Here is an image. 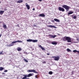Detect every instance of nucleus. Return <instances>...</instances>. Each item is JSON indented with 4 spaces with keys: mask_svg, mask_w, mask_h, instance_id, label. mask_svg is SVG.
<instances>
[{
    "mask_svg": "<svg viewBox=\"0 0 79 79\" xmlns=\"http://www.w3.org/2000/svg\"><path fill=\"white\" fill-rule=\"evenodd\" d=\"M63 41H65L67 40L68 42H71V39L69 37L65 36L63 38Z\"/></svg>",
    "mask_w": 79,
    "mask_h": 79,
    "instance_id": "nucleus-1",
    "label": "nucleus"
},
{
    "mask_svg": "<svg viewBox=\"0 0 79 79\" xmlns=\"http://www.w3.org/2000/svg\"><path fill=\"white\" fill-rule=\"evenodd\" d=\"M62 7H63V8H65V9L67 10L66 11H68V10H69L70 8V7L65 5H63L62 6Z\"/></svg>",
    "mask_w": 79,
    "mask_h": 79,
    "instance_id": "nucleus-2",
    "label": "nucleus"
},
{
    "mask_svg": "<svg viewBox=\"0 0 79 79\" xmlns=\"http://www.w3.org/2000/svg\"><path fill=\"white\" fill-rule=\"evenodd\" d=\"M27 72L28 73H36V74H38L39 73V72L36 71L34 69H32V70H27Z\"/></svg>",
    "mask_w": 79,
    "mask_h": 79,
    "instance_id": "nucleus-3",
    "label": "nucleus"
},
{
    "mask_svg": "<svg viewBox=\"0 0 79 79\" xmlns=\"http://www.w3.org/2000/svg\"><path fill=\"white\" fill-rule=\"evenodd\" d=\"M58 9L59 11H62V12H64V11H65L64 9L61 7H59L58 8Z\"/></svg>",
    "mask_w": 79,
    "mask_h": 79,
    "instance_id": "nucleus-4",
    "label": "nucleus"
},
{
    "mask_svg": "<svg viewBox=\"0 0 79 79\" xmlns=\"http://www.w3.org/2000/svg\"><path fill=\"white\" fill-rule=\"evenodd\" d=\"M57 35H49V37L50 38H51V39L53 38V39H54L55 37H56Z\"/></svg>",
    "mask_w": 79,
    "mask_h": 79,
    "instance_id": "nucleus-5",
    "label": "nucleus"
},
{
    "mask_svg": "<svg viewBox=\"0 0 79 79\" xmlns=\"http://www.w3.org/2000/svg\"><path fill=\"white\" fill-rule=\"evenodd\" d=\"M17 42H19V43H22V42L21 41H19V40H18L17 41H15L12 42V44H16L17 43Z\"/></svg>",
    "mask_w": 79,
    "mask_h": 79,
    "instance_id": "nucleus-6",
    "label": "nucleus"
},
{
    "mask_svg": "<svg viewBox=\"0 0 79 79\" xmlns=\"http://www.w3.org/2000/svg\"><path fill=\"white\" fill-rule=\"evenodd\" d=\"M60 57L59 56H56V57H55V58L54 59V60H55V61H58Z\"/></svg>",
    "mask_w": 79,
    "mask_h": 79,
    "instance_id": "nucleus-7",
    "label": "nucleus"
},
{
    "mask_svg": "<svg viewBox=\"0 0 79 79\" xmlns=\"http://www.w3.org/2000/svg\"><path fill=\"white\" fill-rule=\"evenodd\" d=\"M38 46L40 48H41V49H42L43 51H45V49L44 48H43V47H42L41 45H38Z\"/></svg>",
    "mask_w": 79,
    "mask_h": 79,
    "instance_id": "nucleus-8",
    "label": "nucleus"
},
{
    "mask_svg": "<svg viewBox=\"0 0 79 79\" xmlns=\"http://www.w3.org/2000/svg\"><path fill=\"white\" fill-rule=\"evenodd\" d=\"M34 75V73H29L28 74V75H27V77H31V76H32Z\"/></svg>",
    "mask_w": 79,
    "mask_h": 79,
    "instance_id": "nucleus-9",
    "label": "nucleus"
},
{
    "mask_svg": "<svg viewBox=\"0 0 79 79\" xmlns=\"http://www.w3.org/2000/svg\"><path fill=\"white\" fill-rule=\"evenodd\" d=\"M54 20L55 21L57 22L58 23H60V19H54Z\"/></svg>",
    "mask_w": 79,
    "mask_h": 79,
    "instance_id": "nucleus-10",
    "label": "nucleus"
},
{
    "mask_svg": "<svg viewBox=\"0 0 79 79\" xmlns=\"http://www.w3.org/2000/svg\"><path fill=\"white\" fill-rule=\"evenodd\" d=\"M39 16L40 17H43V18L44 17H45V15L44 14H41L39 15Z\"/></svg>",
    "mask_w": 79,
    "mask_h": 79,
    "instance_id": "nucleus-11",
    "label": "nucleus"
},
{
    "mask_svg": "<svg viewBox=\"0 0 79 79\" xmlns=\"http://www.w3.org/2000/svg\"><path fill=\"white\" fill-rule=\"evenodd\" d=\"M17 50L19 52H20L22 50V49L20 47H18L17 48Z\"/></svg>",
    "mask_w": 79,
    "mask_h": 79,
    "instance_id": "nucleus-12",
    "label": "nucleus"
},
{
    "mask_svg": "<svg viewBox=\"0 0 79 79\" xmlns=\"http://www.w3.org/2000/svg\"><path fill=\"white\" fill-rule=\"evenodd\" d=\"M15 44L13 43V42H12L10 44L8 45L7 47H11V46H13Z\"/></svg>",
    "mask_w": 79,
    "mask_h": 79,
    "instance_id": "nucleus-13",
    "label": "nucleus"
},
{
    "mask_svg": "<svg viewBox=\"0 0 79 79\" xmlns=\"http://www.w3.org/2000/svg\"><path fill=\"white\" fill-rule=\"evenodd\" d=\"M57 43V42L56 41H53L51 43L53 45H56Z\"/></svg>",
    "mask_w": 79,
    "mask_h": 79,
    "instance_id": "nucleus-14",
    "label": "nucleus"
},
{
    "mask_svg": "<svg viewBox=\"0 0 79 79\" xmlns=\"http://www.w3.org/2000/svg\"><path fill=\"white\" fill-rule=\"evenodd\" d=\"M26 6L27 9V10H29L30 9V6L28 4L26 5Z\"/></svg>",
    "mask_w": 79,
    "mask_h": 79,
    "instance_id": "nucleus-15",
    "label": "nucleus"
},
{
    "mask_svg": "<svg viewBox=\"0 0 79 79\" xmlns=\"http://www.w3.org/2000/svg\"><path fill=\"white\" fill-rule=\"evenodd\" d=\"M23 2V0H19V1H17V3H22Z\"/></svg>",
    "mask_w": 79,
    "mask_h": 79,
    "instance_id": "nucleus-16",
    "label": "nucleus"
},
{
    "mask_svg": "<svg viewBox=\"0 0 79 79\" xmlns=\"http://www.w3.org/2000/svg\"><path fill=\"white\" fill-rule=\"evenodd\" d=\"M73 13H74V12L70 11L68 13V15H71V14H73Z\"/></svg>",
    "mask_w": 79,
    "mask_h": 79,
    "instance_id": "nucleus-17",
    "label": "nucleus"
},
{
    "mask_svg": "<svg viewBox=\"0 0 79 79\" xmlns=\"http://www.w3.org/2000/svg\"><path fill=\"white\" fill-rule=\"evenodd\" d=\"M23 76H24V77L22 78V79H26V78H27V75H23Z\"/></svg>",
    "mask_w": 79,
    "mask_h": 79,
    "instance_id": "nucleus-18",
    "label": "nucleus"
},
{
    "mask_svg": "<svg viewBox=\"0 0 79 79\" xmlns=\"http://www.w3.org/2000/svg\"><path fill=\"white\" fill-rule=\"evenodd\" d=\"M2 27L4 28V29H6V28H7V27L6 26V25L5 24H3L2 26Z\"/></svg>",
    "mask_w": 79,
    "mask_h": 79,
    "instance_id": "nucleus-19",
    "label": "nucleus"
},
{
    "mask_svg": "<svg viewBox=\"0 0 79 79\" xmlns=\"http://www.w3.org/2000/svg\"><path fill=\"white\" fill-rule=\"evenodd\" d=\"M73 53H76V52H77L78 53H79V51H77L76 50H73Z\"/></svg>",
    "mask_w": 79,
    "mask_h": 79,
    "instance_id": "nucleus-20",
    "label": "nucleus"
},
{
    "mask_svg": "<svg viewBox=\"0 0 79 79\" xmlns=\"http://www.w3.org/2000/svg\"><path fill=\"white\" fill-rule=\"evenodd\" d=\"M48 27H53L54 28H56V27L53 25H49L48 26Z\"/></svg>",
    "mask_w": 79,
    "mask_h": 79,
    "instance_id": "nucleus-21",
    "label": "nucleus"
},
{
    "mask_svg": "<svg viewBox=\"0 0 79 79\" xmlns=\"http://www.w3.org/2000/svg\"><path fill=\"white\" fill-rule=\"evenodd\" d=\"M32 39H28L27 40V42H32Z\"/></svg>",
    "mask_w": 79,
    "mask_h": 79,
    "instance_id": "nucleus-22",
    "label": "nucleus"
},
{
    "mask_svg": "<svg viewBox=\"0 0 79 79\" xmlns=\"http://www.w3.org/2000/svg\"><path fill=\"white\" fill-rule=\"evenodd\" d=\"M37 42H38V40H32V42L35 43Z\"/></svg>",
    "mask_w": 79,
    "mask_h": 79,
    "instance_id": "nucleus-23",
    "label": "nucleus"
},
{
    "mask_svg": "<svg viewBox=\"0 0 79 79\" xmlns=\"http://www.w3.org/2000/svg\"><path fill=\"white\" fill-rule=\"evenodd\" d=\"M4 13V11L1 10L0 11V14H1V15H3Z\"/></svg>",
    "mask_w": 79,
    "mask_h": 79,
    "instance_id": "nucleus-24",
    "label": "nucleus"
},
{
    "mask_svg": "<svg viewBox=\"0 0 79 79\" xmlns=\"http://www.w3.org/2000/svg\"><path fill=\"white\" fill-rule=\"evenodd\" d=\"M67 52H71V50L69 48H67Z\"/></svg>",
    "mask_w": 79,
    "mask_h": 79,
    "instance_id": "nucleus-25",
    "label": "nucleus"
},
{
    "mask_svg": "<svg viewBox=\"0 0 79 79\" xmlns=\"http://www.w3.org/2000/svg\"><path fill=\"white\" fill-rule=\"evenodd\" d=\"M4 68L2 67H0V71H2L3 70Z\"/></svg>",
    "mask_w": 79,
    "mask_h": 79,
    "instance_id": "nucleus-26",
    "label": "nucleus"
},
{
    "mask_svg": "<svg viewBox=\"0 0 79 79\" xmlns=\"http://www.w3.org/2000/svg\"><path fill=\"white\" fill-rule=\"evenodd\" d=\"M53 74V72L52 71H50L49 72V74H50V75H52V74Z\"/></svg>",
    "mask_w": 79,
    "mask_h": 79,
    "instance_id": "nucleus-27",
    "label": "nucleus"
},
{
    "mask_svg": "<svg viewBox=\"0 0 79 79\" xmlns=\"http://www.w3.org/2000/svg\"><path fill=\"white\" fill-rule=\"evenodd\" d=\"M23 60H24V61H25V62H26V63H27V62H28V60L25 59V58H24L23 59Z\"/></svg>",
    "mask_w": 79,
    "mask_h": 79,
    "instance_id": "nucleus-28",
    "label": "nucleus"
},
{
    "mask_svg": "<svg viewBox=\"0 0 79 79\" xmlns=\"http://www.w3.org/2000/svg\"><path fill=\"white\" fill-rule=\"evenodd\" d=\"M73 18L74 19H76V18H77V17L76 16H75L73 17Z\"/></svg>",
    "mask_w": 79,
    "mask_h": 79,
    "instance_id": "nucleus-29",
    "label": "nucleus"
},
{
    "mask_svg": "<svg viewBox=\"0 0 79 79\" xmlns=\"http://www.w3.org/2000/svg\"><path fill=\"white\" fill-rule=\"evenodd\" d=\"M3 51H2L0 52V55H2V54L3 53Z\"/></svg>",
    "mask_w": 79,
    "mask_h": 79,
    "instance_id": "nucleus-30",
    "label": "nucleus"
},
{
    "mask_svg": "<svg viewBox=\"0 0 79 79\" xmlns=\"http://www.w3.org/2000/svg\"><path fill=\"white\" fill-rule=\"evenodd\" d=\"M4 72L5 73H6V72H8V70H4Z\"/></svg>",
    "mask_w": 79,
    "mask_h": 79,
    "instance_id": "nucleus-31",
    "label": "nucleus"
},
{
    "mask_svg": "<svg viewBox=\"0 0 79 79\" xmlns=\"http://www.w3.org/2000/svg\"><path fill=\"white\" fill-rule=\"evenodd\" d=\"M56 57V56H52V58H55Z\"/></svg>",
    "mask_w": 79,
    "mask_h": 79,
    "instance_id": "nucleus-32",
    "label": "nucleus"
},
{
    "mask_svg": "<svg viewBox=\"0 0 79 79\" xmlns=\"http://www.w3.org/2000/svg\"><path fill=\"white\" fill-rule=\"evenodd\" d=\"M43 63H44V64H45L46 63V62L44 61L43 62Z\"/></svg>",
    "mask_w": 79,
    "mask_h": 79,
    "instance_id": "nucleus-33",
    "label": "nucleus"
},
{
    "mask_svg": "<svg viewBox=\"0 0 79 79\" xmlns=\"http://www.w3.org/2000/svg\"><path fill=\"white\" fill-rule=\"evenodd\" d=\"M4 10V11H7V9L5 8Z\"/></svg>",
    "mask_w": 79,
    "mask_h": 79,
    "instance_id": "nucleus-34",
    "label": "nucleus"
},
{
    "mask_svg": "<svg viewBox=\"0 0 79 79\" xmlns=\"http://www.w3.org/2000/svg\"><path fill=\"white\" fill-rule=\"evenodd\" d=\"M51 21H52V23H54V22H55V21H54V20H51Z\"/></svg>",
    "mask_w": 79,
    "mask_h": 79,
    "instance_id": "nucleus-35",
    "label": "nucleus"
},
{
    "mask_svg": "<svg viewBox=\"0 0 79 79\" xmlns=\"http://www.w3.org/2000/svg\"><path fill=\"white\" fill-rule=\"evenodd\" d=\"M77 41H79V39L78 38L77 39Z\"/></svg>",
    "mask_w": 79,
    "mask_h": 79,
    "instance_id": "nucleus-36",
    "label": "nucleus"
},
{
    "mask_svg": "<svg viewBox=\"0 0 79 79\" xmlns=\"http://www.w3.org/2000/svg\"><path fill=\"white\" fill-rule=\"evenodd\" d=\"M37 75H36L35 76V78H37Z\"/></svg>",
    "mask_w": 79,
    "mask_h": 79,
    "instance_id": "nucleus-37",
    "label": "nucleus"
},
{
    "mask_svg": "<svg viewBox=\"0 0 79 79\" xmlns=\"http://www.w3.org/2000/svg\"><path fill=\"white\" fill-rule=\"evenodd\" d=\"M2 35L1 34H0V37H2Z\"/></svg>",
    "mask_w": 79,
    "mask_h": 79,
    "instance_id": "nucleus-38",
    "label": "nucleus"
},
{
    "mask_svg": "<svg viewBox=\"0 0 79 79\" xmlns=\"http://www.w3.org/2000/svg\"><path fill=\"white\" fill-rule=\"evenodd\" d=\"M47 55H50V54H49V53H47Z\"/></svg>",
    "mask_w": 79,
    "mask_h": 79,
    "instance_id": "nucleus-39",
    "label": "nucleus"
},
{
    "mask_svg": "<svg viewBox=\"0 0 79 79\" xmlns=\"http://www.w3.org/2000/svg\"><path fill=\"white\" fill-rule=\"evenodd\" d=\"M32 10H33V11H34V10H35V8H33L32 9Z\"/></svg>",
    "mask_w": 79,
    "mask_h": 79,
    "instance_id": "nucleus-40",
    "label": "nucleus"
},
{
    "mask_svg": "<svg viewBox=\"0 0 79 79\" xmlns=\"http://www.w3.org/2000/svg\"><path fill=\"white\" fill-rule=\"evenodd\" d=\"M39 2H42V0H39Z\"/></svg>",
    "mask_w": 79,
    "mask_h": 79,
    "instance_id": "nucleus-41",
    "label": "nucleus"
},
{
    "mask_svg": "<svg viewBox=\"0 0 79 79\" xmlns=\"http://www.w3.org/2000/svg\"><path fill=\"white\" fill-rule=\"evenodd\" d=\"M26 79H29V78H26Z\"/></svg>",
    "mask_w": 79,
    "mask_h": 79,
    "instance_id": "nucleus-42",
    "label": "nucleus"
},
{
    "mask_svg": "<svg viewBox=\"0 0 79 79\" xmlns=\"http://www.w3.org/2000/svg\"><path fill=\"white\" fill-rule=\"evenodd\" d=\"M57 34V35H60V34H59L58 33Z\"/></svg>",
    "mask_w": 79,
    "mask_h": 79,
    "instance_id": "nucleus-43",
    "label": "nucleus"
},
{
    "mask_svg": "<svg viewBox=\"0 0 79 79\" xmlns=\"http://www.w3.org/2000/svg\"><path fill=\"white\" fill-rule=\"evenodd\" d=\"M2 74H5V73H3Z\"/></svg>",
    "mask_w": 79,
    "mask_h": 79,
    "instance_id": "nucleus-44",
    "label": "nucleus"
},
{
    "mask_svg": "<svg viewBox=\"0 0 79 79\" xmlns=\"http://www.w3.org/2000/svg\"><path fill=\"white\" fill-rule=\"evenodd\" d=\"M26 4H27V3H26Z\"/></svg>",
    "mask_w": 79,
    "mask_h": 79,
    "instance_id": "nucleus-45",
    "label": "nucleus"
},
{
    "mask_svg": "<svg viewBox=\"0 0 79 79\" xmlns=\"http://www.w3.org/2000/svg\"><path fill=\"white\" fill-rule=\"evenodd\" d=\"M2 23L1 22H0V23Z\"/></svg>",
    "mask_w": 79,
    "mask_h": 79,
    "instance_id": "nucleus-46",
    "label": "nucleus"
}]
</instances>
